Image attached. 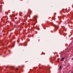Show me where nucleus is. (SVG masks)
<instances>
[{"label":"nucleus","mask_w":73,"mask_h":73,"mask_svg":"<svg viewBox=\"0 0 73 73\" xmlns=\"http://www.w3.org/2000/svg\"><path fill=\"white\" fill-rule=\"evenodd\" d=\"M64 58H62L60 60V61H62V60H64Z\"/></svg>","instance_id":"1"},{"label":"nucleus","mask_w":73,"mask_h":73,"mask_svg":"<svg viewBox=\"0 0 73 73\" xmlns=\"http://www.w3.org/2000/svg\"><path fill=\"white\" fill-rule=\"evenodd\" d=\"M62 69V67H61V66H60L59 68V69Z\"/></svg>","instance_id":"2"},{"label":"nucleus","mask_w":73,"mask_h":73,"mask_svg":"<svg viewBox=\"0 0 73 73\" xmlns=\"http://www.w3.org/2000/svg\"><path fill=\"white\" fill-rule=\"evenodd\" d=\"M56 27V26L55 25H54Z\"/></svg>","instance_id":"3"},{"label":"nucleus","mask_w":73,"mask_h":73,"mask_svg":"<svg viewBox=\"0 0 73 73\" xmlns=\"http://www.w3.org/2000/svg\"><path fill=\"white\" fill-rule=\"evenodd\" d=\"M73 73V72H72L71 73Z\"/></svg>","instance_id":"4"},{"label":"nucleus","mask_w":73,"mask_h":73,"mask_svg":"<svg viewBox=\"0 0 73 73\" xmlns=\"http://www.w3.org/2000/svg\"><path fill=\"white\" fill-rule=\"evenodd\" d=\"M29 17H30V16H29Z\"/></svg>","instance_id":"5"}]
</instances>
